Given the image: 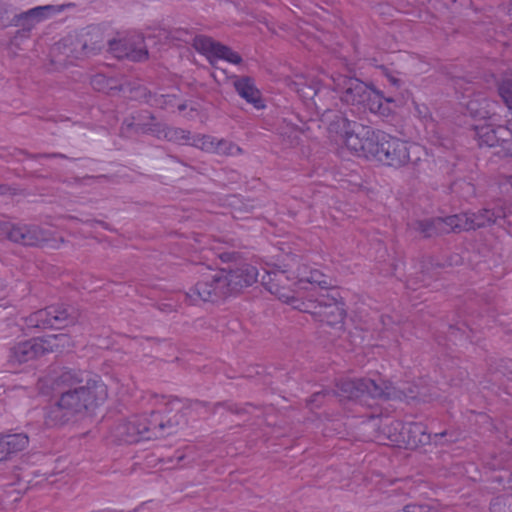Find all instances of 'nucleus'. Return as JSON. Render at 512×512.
Instances as JSON below:
<instances>
[{"mask_svg":"<svg viewBox=\"0 0 512 512\" xmlns=\"http://www.w3.org/2000/svg\"><path fill=\"white\" fill-rule=\"evenodd\" d=\"M52 388L59 399L48 414V423L61 426L78 414L94 409L107 397L106 386L88 373L65 369L55 377Z\"/></svg>","mask_w":512,"mask_h":512,"instance_id":"nucleus-1","label":"nucleus"},{"mask_svg":"<svg viewBox=\"0 0 512 512\" xmlns=\"http://www.w3.org/2000/svg\"><path fill=\"white\" fill-rule=\"evenodd\" d=\"M411 148L413 146L407 142L371 128L358 156L399 168L411 161Z\"/></svg>","mask_w":512,"mask_h":512,"instance_id":"nucleus-2","label":"nucleus"},{"mask_svg":"<svg viewBox=\"0 0 512 512\" xmlns=\"http://www.w3.org/2000/svg\"><path fill=\"white\" fill-rule=\"evenodd\" d=\"M334 394L345 399H362L370 397L384 401L404 400L415 397V393L412 388L405 391L395 387L389 381L377 383L376 381L367 378L343 380L337 384V391Z\"/></svg>","mask_w":512,"mask_h":512,"instance_id":"nucleus-3","label":"nucleus"},{"mask_svg":"<svg viewBox=\"0 0 512 512\" xmlns=\"http://www.w3.org/2000/svg\"><path fill=\"white\" fill-rule=\"evenodd\" d=\"M314 103L321 114V121L327 124L328 131L340 135L347 148L359 155L371 127L350 121L342 112L332 110L322 103Z\"/></svg>","mask_w":512,"mask_h":512,"instance_id":"nucleus-4","label":"nucleus"},{"mask_svg":"<svg viewBox=\"0 0 512 512\" xmlns=\"http://www.w3.org/2000/svg\"><path fill=\"white\" fill-rule=\"evenodd\" d=\"M303 308L294 305L304 312H308L317 317L319 321L341 330L344 325L346 311L344 303L341 301L339 291L332 289L326 294H321L316 300L302 302Z\"/></svg>","mask_w":512,"mask_h":512,"instance_id":"nucleus-5","label":"nucleus"},{"mask_svg":"<svg viewBox=\"0 0 512 512\" xmlns=\"http://www.w3.org/2000/svg\"><path fill=\"white\" fill-rule=\"evenodd\" d=\"M206 270L207 272L202 274L201 279L195 286L185 294L192 304H195L198 300L217 302L230 295L225 284L224 271L210 268H206Z\"/></svg>","mask_w":512,"mask_h":512,"instance_id":"nucleus-6","label":"nucleus"},{"mask_svg":"<svg viewBox=\"0 0 512 512\" xmlns=\"http://www.w3.org/2000/svg\"><path fill=\"white\" fill-rule=\"evenodd\" d=\"M56 341L61 342L62 346L68 341L65 334L49 335L46 338L31 339L20 342L10 349L8 361L11 364H21L36 359L48 352L53 351Z\"/></svg>","mask_w":512,"mask_h":512,"instance_id":"nucleus-7","label":"nucleus"},{"mask_svg":"<svg viewBox=\"0 0 512 512\" xmlns=\"http://www.w3.org/2000/svg\"><path fill=\"white\" fill-rule=\"evenodd\" d=\"M183 405L180 400L172 399L166 403L164 414L152 412L147 419L152 438H161L175 433L183 422Z\"/></svg>","mask_w":512,"mask_h":512,"instance_id":"nucleus-8","label":"nucleus"},{"mask_svg":"<svg viewBox=\"0 0 512 512\" xmlns=\"http://www.w3.org/2000/svg\"><path fill=\"white\" fill-rule=\"evenodd\" d=\"M147 419L141 421L137 416L131 417L124 423L119 424L114 431L117 445H133L142 440L152 439L150 435Z\"/></svg>","mask_w":512,"mask_h":512,"instance_id":"nucleus-9","label":"nucleus"},{"mask_svg":"<svg viewBox=\"0 0 512 512\" xmlns=\"http://www.w3.org/2000/svg\"><path fill=\"white\" fill-rule=\"evenodd\" d=\"M220 270L224 271L225 284L230 294L237 293L243 288L251 286L257 281L259 275L256 267L245 262Z\"/></svg>","mask_w":512,"mask_h":512,"instance_id":"nucleus-10","label":"nucleus"},{"mask_svg":"<svg viewBox=\"0 0 512 512\" xmlns=\"http://www.w3.org/2000/svg\"><path fill=\"white\" fill-rule=\"evenodd\" d=\"M193 47L207 55L210 64L213 66H216L214 58L223 59L233 64H240L242 62V58L238 53L207 36H196L193 39Z\"/></svg>","mask_w":512,"mask_h":512,"instance_id":"nucleus-11","label":"nucleus"},{"mask_svg":"<svg viewBox=\"0 0 512 512\" xmlns=\"http://www.w3.org/2000/svg\"><path fill=\"white\" fill-rule=\"evenodd\" d=\"M68 5H44V6H38L32 9H29L25 12L17 13L14 16L13 24L12 26L20 27L21 30L18 31V33H22L23 35H26L29 33L34 26L39 23L40 21L51 17L52 15H55L57 13L62 12L66 7H69Z\"/></svg>","mask_w":512,"mask_h":512,"instance_id":"nucleus-12","label":"nucleus"},{"mask_svg":"<svg viewBox=\"0 0 512 512\" xmlns=\"http://www.w3.org/2000/svg\"><path fill=\"white\" fill-rule=\"evenodd\" d=\"M476 133L480 146L496 147L501 146L507 153V147L512 144V131L506 126H483L477 127Z\"/></svg>","mask_w":512,"mask_h":512,"instance_id":"nucleus-13","label":"nucleus"},{"mask_svg":"<svg viewBox=\"0 0 512 512\" xmlns=\"http://www.w3.org/2000/svg\"><path fill=\"white\" fill-rule=\"evenodd\" d=\"M48 239V233L37 225L14 224L10 233V241L24 246H39Z\"/></svg>","mask_w":512,"mask_h":512,"instance_id":"nucleus-14","label":"nucleus"},{"mask_svg":"<svg viewBox=\"0 0 512 512\" xmlns=\"http://www.w3.org/2000/svg\"><path fill=\"white\" fill-rule=\"evenodd\" d=\"M338 86L342 89L341 100L351 105H361L370 86L357 78H344Z\"/></svg>","mask_w":512,"mask_h":512,"instance_id":"nucleus-15","label":"nucleus"},{"mask_svg":"<svg viewBox=\"0 0 512 512\" xmlns=\"http://www.w3.org/2000/svg\"><path fill=\"white\" fill-rule=\"evenodd\" d=\"M446 225L447 223L445 218L432 217L422 220H415L409 224V227L413 231L421 234L424 238H431L443 234H448Z\"/></svg>","mask_w":512,"mask_h":512,"instance_id":"nucleus-16","label":"nucleus"},{"mask_svg":"<svg viewBox=\"0 0 512 512\" xmlns=\"http://www.w3.org/2000/svg\"><path fill=\"white\" fill-rule=\"evenodd\" d=\"M109 51L117 58H128L132 61H142L147 58L148 51L143 48H135L128 40H110Z\"/></svg>","mask_w":512,"mask_h":512,"instance_id":"nucleus-17","label":"nucleus"},{"mask_svg":"<svg viewBox=\"0 0 512 512\" xmlns=\"http://www.w3.org/2000/svg\"><path fill=\"white\" fill-rule=\"evenodd\" d=\"M51 328L62 329L77 322L78 312L68 305H54L48 307Z\"/></svg>","mask_w":512,"mask_h":512,"instance_id":"nucleus-18","label":"nucleus"},{"mask_svg":"<svg viewBox=\"0 0 512 512\" xmlns=\"http://www.w3.org/2000/svg\"><path fill=\"white\" fill-rule=\"evenodd\" d=\"M409 436L407 441V448H420L423 446L434 444L438 445H449L452 441L438 442L437 440L431 441V435L425 431V428L421 424H413L408 430ZM445 433L435 434L434 438H442Z\"/></svg>","mask_w":512,"mask_h":512,"instance_id":"nucleus-19","label":"nucleus"},{"mask_svg":"<svg viewBox=\"0 0 512 512\" xmlns=\"http://www.w3.org/2000/svg\"><path fill=\"white\" fill-rule=\"evenodd\" d=\"M234 87L238 94L247 102L253 104L258 109L264 107L260 91L256 88L254 80L251 77L243 76L236 78Z\"/></svg>","mask_w":512,"mask_h":512,"instance_id":"nucleus-20","label":"nucleus"},{"mask_svg":"<svg viewBox=\"0 0 512 512\" xmlns=\"http://www.w3.org/2000/svg\"><path fill=\"white\" fill-rule=\"evenodd\" d=\"M445 221L448 233L473 230V221L468 213L447 216Z\"/></svg>","mask_w":512,"mask_h":512,"instance_id":"nucleus-21","label":"nucleus"},{"mask_svg":"<svg viewBox=\"0 0 512 512\" xmlns=\"http://www.w3.org/2000/svg\"><path fill=\"white\" fill-rule=\"evenodd\" d=\"M364 108L369 109L373 113L386 115L389 109L383 103V96L379 91L370 87L364 102L361 104Z\"/></svg>","mask_w":512,"mask_h":512,"instance_id":"nucleus-22","label":"nucleus"},{"mask_svg":"<svg viewBox=\"0 0 512 512\" xmlns=\"http://www.w3.org/2000/svg\"><path fill=\"white\" fill-rule=\"evenodd\" d=\"M261 284L271 293L272 287H280L281 284H290L286 273L284 271H265L261 276Z\"/></svg>","mask_w":512,"mask_h":512,"instance_id":"nucleus-23","label":"nucleus"},{"mask_svg":"<svg viewBox=\"0 0 512 512\" xmlns=\"http://www.w3.org/2000/svg\"><path fill=\"white\" fill-rule=\"evenodd\" d=\"M29 445V437L26 433H6L0 434V447L7 448H25Z\"/></svg>","mask_w":512,"mask_h":512,"instance_id":"nucleus-24","label":"nucleus"},{"mask_svg":"<svg viewBox=\"0 0 512 512\" xmlns=\"http://www.w3.org/2000/svg\"><path fill=\"white\" fill-rule=\"evenodd\" d=\"M473 230L486 227L496 222L497 216L492 210L483 209L477 213H471Z\"/></svg>","mask_w":512,"mask_h":512,"instance_id":"nucleus-25","label":"nucleus"},{"mask_svg":"<svg viewBox=\"0 0 512 512\" xmlns=\"http://www.w3.org/2000/svg\"><path fill=\"white\" fill-rule=\"evenodd\" d=\"M26 323L29 327L51 328L48 307H46L45 309H40L29 315L26 319Z\"/></svg>","mask_w":512,"mask_h":512,"instance_id":"nucleus-26","label":"nucleus"},{"mask_svg":"<svg viewBox=\"0 0 512 512\" xmlns=\"http://www.w3.org/2000/svg\"><path fill=\"white\" fill-rule=\"evenodd\" d=\"M116 91L128 94L131 98L140 99L146 97V88L140 86L136 82L125 80L117 83Z\"/></svg>","mask_w":512,"mask_h":512,"instance_id":"nucleus-27","label":"nucleus"},{"mask_svg":"<svg viewBox=\"0 0 512 512\" xmlns=\"http://www.w3.org/2000/svg\"><path fill=\"white\" fill-rule=\"evenodd\" d=\"M91 85L97 91L113 94L116 92L117 81L115 79L107 78L104 75L98 74L92 78Z\"/></svg>","mask_w":512,"mask_h":512,"instance_id":"nucleus-28","label":"nucleus"},{"mask_svg":"<svg viewBox=\"0 0 512 512\" xmlns=\"http://www.w3.org/2000/svg\"><path fill=\"white\" fill-rule=\"evenodd\" d=\"M214 149L212 153H216L219 155H225V156H233L240 154L242 152V149L235 145L234 143L225 140V139H216L214 142Z\"/></svg>","mask_w":512,"mask_h":512,"instance_id":"nucleus-29","label":"nucleus"},{"mask_svg":"<svg viewBox=\"0 0 512 512\" xmlns=\"http://www.w3.org/2000/svg\"><path fill=\"white\" fill-rule=\"evenodd\" d=\"M192 146L197 147L205 152L212 153L214 149L215 137L210 135H195L192 137Z\"/></svg>","mask_w":512,"mask_h":512,"instance_id":"nucleus-30","label":"nucleus"},{"mask_svg":"<svg viewBox=\"0 0 512 512\" xmlns=\"http://www.w3.org/2000/svg\"><path fill=\"white\" fill-rule=\"evenodd\" d=\"M161 134L169 141L189 140L190 132L181 128L166 127L161 129Z\"/></svg>","mask_w":512,"mask_h":512,"instance_id":"nucleus-31","label":"nucleus"},{"mask_svg":"<svg viewBox=\"0 0 512 512\" xmlns=\"http://www.w3.org/2000/svg\"><path fill=\"white\" fill-rule=\"evenodd\" d=\"M272 288L273 291L271 294L275 295L279 300L289 304H294V302L297 301L289 284H281L280 287Z\"/></svg>","mask_w":512,"mask_h":512,"instance_id":"nucleus-32","label":"nucleus"},{"mask_svg":"<svg viewBox=\"0 0 512 512\" xmlns=\"http://www.w3.org/2000/svg\"><path fill=\"white\" fill-rule=\"evenodd\" d=\"M16 9L9 4L0 5V28L12 26Z\"/></svg>","mask_w":512,"mask_h":512,"instance_id":"nucleus-33","label":"nucleus"},{"mask_svg":"<svg viewBox=\"0 0 512 512\" xmlns=\"http://www.w3.org/2000/svg\"><path fill=\"white\" fill-rule=\"evenodd\" d=\"M439 503L433 504H408L404 507V512H439Z\"/></svg>","mask_w":512,"mask_h":512,"instance_id":"nucleus-34","label":"nucleus"},{"mask_svg":"<svg viewBox=\"0 0 512 512\" xmlns=\"http://www.w3.org/2000/svg\"><path fill=\"white\" fill-rule=\"evenodd\" d=\"M310 284H317L321 289L328 290L330 283L327 281L325 276L318 270L310 272V276L305 279Z\"/></svg>","mask_w":512,"mask_h":512,"instance_id":"nucleus-35","label":"nucleus"},{"mask_svg":"<svg viewBox=\"0 0 512 512\" xmlns=\"http://www.w3.org/2000/svg\"><path fill=\"white\" fill-rule=\"evenodd\" d=\"M161 129L162 128L159 123H138L135 126V133H137V134L152 133V134H157L158 136H160Z\"/></svg>","mask_w":512,"mask_h":512,"instance_id":"nucleus-36","label":"nucleus"},{"mask_svg":"<svg viewBox=\"0 0 512 512\" xmlns=\"http://www.w3.org/2000/svg\"><path fill=\"white\" fill-rule=\"evenodd\" d=\"M300 96L303 98H310V99H314L315 97H317V100L315 102H317L318 104L321 103L320 93H318L311 86H308L306 84L303 85V91H301Z\"/></svg>","mask_w":512,"mask_h":512,"instance_id":"nucleus-37","label":"nucleus"},{"mask_svg":"<svg viewBox=\"0 0 512 512\" xmlns=\"http://www.w3.org/2000/svg\"><path fill=\"white\" fill-rule=\"evenodd\" d=\"M27 157L31 159H39V158H67L66 155L62 153H44V154H30L28 152H23Z\"/></svg>","mask_w":512,"mask_h":512,"instance_id":"nucleus-38","label":"nucleus"},{"mask_svg":"<svg viewBox=\"0 0 512 512\" xmlns=\"http://www.w3.org/2000/svg\"><path fill=\"white\" fill-rule=\"evenodd\" d=\"M511 499L512 495L510 494H504L501 496H498L492 500V502H500L501 503V509H507L508 506L511 507Z\"/></svg>","mask_w":512,"mask_h":512,"instance_id":"nucleus-39","label":"nucleus"},{"mask_svg":"<svg viewBox=\"0 0 512 512\" xmlns=\"http://www.w3.org/2000/svg\"><path fill=\"white\" fill-rule=\"evenodd\" d=\"M13 223L10 222H0V236H5L10 240V233L13 229Z\"/></svg>","mask_w":512,"mask_h":512,"instance_id":"nucleus-40","label":"nucleus"},{"mask_svg":"<svg viewBox=\"0 0 512 512\" xmlns=\"http://www.w3.org/2000/svg\"><path fill=\"white\" fill-rule=\"evenodd\" d=\"M300 80H302V77ZM287 85L291 90L297 92L300 95L301 91H303V85H305V83L303 81L288 80Z\"/></svg>","mask_w":512,"mask_h":512,"instance_id":"nucleus-41","label":"nucleus"},{"mask_svg":"<svg viewBox=\"0 0 512 512\" xmlns=\"http://www.w3.org/2000/svg\"><path fill=\"white\" fill-rule=\"evenodd\" d=\"M238 257V254L235 252H224L220 255V258L223 261L229 262V261H236Z\"/></svg>","mask_w":512,"mask_h":512,"instance_id":"nucleus-42","label":"nucleus"},{"mask_svg":"<svg viewBox=\"0 0 512 512\" xmlns=\"http://www.w3.org/2000/svg\"><path fill=\"white\" fill-rule=\"evenodd\" d=\"M329 392H317V393H314L313 396L311 397L310 401H309V404L310 403H315V402H318L320 398L324 397L325 395H328Z\"/></svg>","mask_w":512,"mask_h":512,"instance_id":"nucleus-43","label":"nucleus"},{"mask_svg":"<svg viewBox=\"0 0 512 512\" xmlns=\"http://www.w3.org/2000/svg\"><path fill=\"white\" fill-rule=\"evenodd\" d=\"M416 481H413L411 479H407L404 481V486L405 487H409L410 491L408 492V495L409 496H414L415 495V491L412 489V484H415Z\"/></svg>","mask_w":512,"mask_h":512,"instance_id":"nucleus-44","label":"nucleus"},{"mask_svg":"<svg viewBox=\"0 0 512 512\" xmlns=\"http://www.w3.org/2000/svg\"><path fill=\"white\" fill-rule=\"evenodd\" d=\"M379 421H380V418L378 416L371 415L367 425H370L372 427H376V426H378V422Z\"/></svg>","mask_w":512,"mask_h":512,"instance_id":"nucleus-45","label":"nucleus"},{"mask_svg":"<svg viewBox=\"0 0 512 512\" xmlns=\"http://www.w3.org/2000/svg\"><path fill=\"white\" fill-rule=\"evenodd\" d=\"M137 124H135L133 121H130L128 119H126L124 122H123V127L126 126L127 129H133L135 131V126Z\"/></svg>","mask_w":512,"mask_h":512,"instance_id":"nucleus-46","label":"nucleus"},{"mask_svg":"<svg viewBox=\"0 0 512 512\" xmlns=\"http://www.w3.org/2000/svg\"><path fill=\"white\" fill-rule=\"evenodd\" d=\"M254 208V206L252 204H247V203H242L241 206L239 207V209H243L245 212H250L252 211V209Z\"/></svg>","mask_w":512,"mask_h":512,"instance_id":"nucleus-47","label":"nucleus"},{"mask_svg":"<svg viewBox=\"0 0 512 512\" xmlns=\"http://www.w3.org/2000/svg\"><path fill=\"white\" fill-rule=\"evenodd\" d=\"M228 410L231 413H236V414H240V413H242L244 411V409L238 408L236 406H228Z\"/></svg>","mask_w":512,"mask_h":512,"instance_id":"nucleus-48","label":"nucleus"},{"mask_svg":"<svg viewBox=\"0 0 512 512\" xmlns=\"http://www.w3.org/2000/svg\"><path fill=\"white\" fill-rule=\"evenodd\" d=\"M10 191V187L6 185H0V195H5Z\"/></svg>","mask_w":512,"mask_h":512,"instance_id":"nucleus-49","label":"nucleus"},{"mask_svg":"<svg viewBox=\"0 0 512 512\" xmlns=\"http://www.w3.org/2000/svg\"><path fill=\"white\" fill-rule=\"evenodd\" d=\"M389 81L394 86H399V84H400V80L398 78H396V77H393V76H389Z\"/></svg>","mask_w":512,"mask_h":512,"instance_id":"nucleus-50","label":"nucleus"},{"mask_svg":"<svg viewBox=\"0 0 512 512\" xmlns=\"http://www.w3.org/2000/svg\"><path fill=\"white\" fill-rule=\"evenodd\" d=\"M508 484H509L508 488L512 490V472L509 475Z\"/></svg>","mask_w":512,"mask_h":512,"instance_id":"nucleus-51","label":"nucleus"},{"mask_svg":"<svg viewBox=\"0 0 512 512\" xmlns=\"http://www.w3.org/2000/svg\"><path fill=\"white\" fill-rule=\"evenodd\" d=\"M92 223H98V224H101L103 227L107 228V224L103 221H96V220H93Z\"/></svg>","mask_w":512,"mask_h":512,"instance_id":"nucleus-52","label":"nucleus"},{"mask_svg":"<svg viewBox=\"0 0 512 512\" xmlns=\"http://www.w3.org/2000/svg\"><path fill=\"white\" fill-rule=\"evenodd\" d=\"M501 368H502V369H501V372H502L503 374H506L507 372H510V371L508 370V367H507V366H501Z\"/></svg>","mask_w":512,"mask_h":512,"instance_id":"nucleus-53","label":"nucleus"},{"mask_svg":"<svg viewBox=\"0 0 512 512\" xmlns=\"http://www.w3.org/2000/svg\"><path fill=\"white\" fill-rule=\"evenodd\" d=\"M504 479V476H495L494 480L496 481H502Z\"/></svg>","mask_w":512,"mask_h":512,"instance_id":"nucleus-54","label":"nucleus"},{"mask_svg":"<svg viewBox=\"0 0 512 512\" xmlns=\"http://www.w3.org/2000/svg\"><path fill=\"white\" fill-rule=\"evenodd\" d=\"M505 452H507V451H506V450H503V451L500 453V457H501V458H505V457H507V455H506V453H505Z\"/></svg>","mask_w":512,"mask_h":512,"instance_id":"nucleus-55","label":"nucleus"},{"mask_svg":"<svg viewBox=\"0 0 512 512\" xmlns=\"http://www.w3.org/2000/svg\"><path fill=\"white\" fill-rule=\"evenodd\" d=\"M220 406H221V404H216V405L214 406L213 413H216V409H217L218 407H220Z\"/></svg>","mask_w":512,"mask_h":512,"instance_id":"nucleus-56","label":"nucleus"},{"mask_svg":"<svg viewBox=\"0 0 512 512\" xmlns=\"http://www.w3.org/2000/svg\"><path fill=\"white\" fill-rule=\"evenodd\" d=\"M388 320H390V317H387V320H385L384 318H382V322L384 325H386V323H388Z\"/></svg>","mask_w":512,"mask_h":512,"instance_id":"nucleus-57","label":"nucleus"},{"mask_svg":"<svg viewBox=\"0 0 512 512\" xmlns=\"http://www.w3.org/2000/svg\"><path fill=\"white\" fill-rule=\"evenodd\" d=\"M388 320H390V317H387V320H385L384 318H382V322L384 325H386V323H388Z\"/></svg>","mask_w":512,"mask_h":512,"instance_id":"nucleus-58","label":"nucleus"},{"mask_svg":"<svg viewBox=\"0 0 512 512\" xmlns=\"http://www.w3.org/2000/svg\"><path fill=\"white\" fill-rule=\"evenodd\" d=\"M388 320H390V317H387V320H385L384 318H382V322L384 325H386V323H388Z\"/></svg>","mask_w":512,"mask_h":512,"instance_id":"nucleus-59","label":"nucleus"},{"mask_svg":"<svg viewBox=\"0 0 512 512\" xmlns=\"http://www.w3.org/2000/svg\"><path fill=\"white\" fill-rule=\"evenodd\" d=\"M182 458H183V455H178L177 456V462L179 463L182 460Z\"/></svg>","mask_w":512,"mask_h":512,"instance_id":"nucleus-60","label":"nucleus"},{"mask_svg":"<svg viewBox=\"0 0 512 512\" xmlns=\"http://www.w3.org/2000/svg\"><path fill=\"white\" fill-rule=\"evenodd\" d=\"M161 309H162V311H165V309H167V304H164V307Z\"/></svg>","mask_w":512,"mask_h":512,"instance_id":"nucleus-61","label":"nucleus"},{"mask_svg":"<svg viewBox=\"0 0 512 512\" xmlns=\"http://www.w3.org/2000/svg\"><path fill=\"white\" fill-rule=\"evenodd\" d=\"M161 309H162V311H165V309H167V304H164V307Z\"/></svg>","mask_w":512,"mask_h":512,"instance_id":"nucleus-62","label":"nucleus"},{"mask_svg":"<svg viewBox=\"0 0 512 512\" xmlns=\"http://www.w3.org/2000/svg\"><path fill=\"white\" fill-rule=\"evenodd\" d=\"M161 309H162V311H165V309H167V304H164V307Z\"/></svg>","mask_w":512,"mask_h":512,"instance_id":"nucleus-63","label":"nucleus"},{"mask_svg":"<svg viewBox=\"0 0 512 512\" xmlns=\"http://www.w3.org/2000/svg\"><path fill=\"white\" fill-rule=\"evenodd\" d=\"M149 118H150L151 120H154V119H155V117H154L153 115H150V116H149Z\"/></svg>","mask_w":512,"mask_h":512,"instance_id":"nucleus-64","label":"nucleus"}]
</instances>
